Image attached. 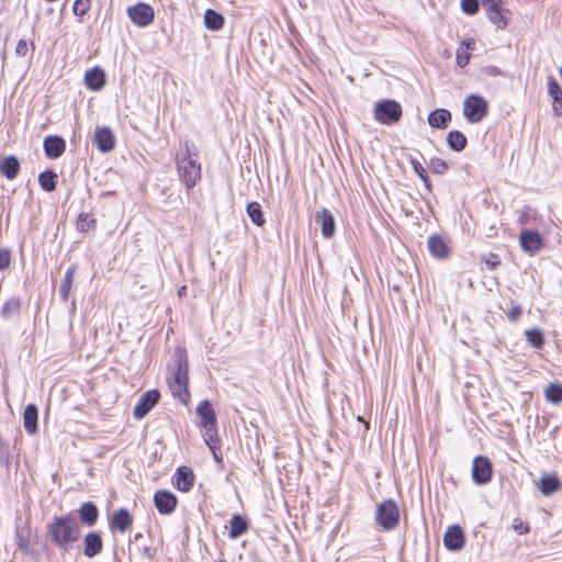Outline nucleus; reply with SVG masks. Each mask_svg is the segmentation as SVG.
Returning a JSON list of instances; mask_svg holds the SVG:
<instances>
[{
    "instance_id": "c03bdc74",
    "label": "nucleus",
    "mask_w": 562,
    "mask_h": 562,
    "mask_svg": "<svg viewBox=\"0 0 562 562\" xmlns=\"http://www.w3.org/2000/svg\"><path fill=\"white\" fill-rule=\"evenodd\" d=\"M11 262V255L8 249H0V270H5Z\"/></svg>"
},
{
    "instance_id": "8fccbe9b",
    "label": "nucleus",
    "mask_w": 562,
    "mask_h": 562,
    "mask_svg": "<svg viewBox=\"0 0 562 562\" xmlns=\"http://www.w3.org/2000/svg\"><path fill=\"white\" fill-rule=\"evenodd\" d=\"M503 3V0H482V7L483 8H487L488 4H493L494 5H502Z\"/></svg>"
},
{
    "instance_id": "9d476101",
    "label": "nucleus",
    "mask_w": 562,
    "mask_h": 562,
    "mask_svg": "<svg viewBox=\"0 0 562 562\" xmlns=\"http://www.w3.org/2000/svg\"><path fill=\"white\" fill-rule=\"evenodd\" d=\"M464 535L460 526L453 525L448 527L443 535V543L450 551H459L464 547Z\"/></svg>"
},
{
    "instance_id": "cd10ccee",
    "label": "nucleus",
    "mask_w": 562,
    "mask_h": 562,
    "mask_svg": "<svg viewBox=\"0 0 562 562\" xmlns=\"http://www.w3.org/2000/svg\"><path fill=\"white\" fill-rule=\"evenodd\" d=\"M196 414L201 418L202 427L216 425L215 412L209 401H202L196 407Z\"/></svg>"
},
{
    "instance_id": "de8ad7c7",
    "label": "nucleus",
    "mask_w": 562,
    "mask_h": 562,
    "mask_svg": "<svg viewBox=\"0 0 562 562\" xmlns=\"http://www.w3.org/2000/svg\"><path fill=\"white\" fill-rule=\"evenodd\" d=\"M29 47L25 40H20L15 47V53L18 56L24 57L27 54Z\"/></svg>"
},
{
    "instance_id": "603ef678",
    "label": "nucleus",
    "mask_w": 562,
    "mask_h": 562,
    "mask_svg": "<svg viewBox=\"0 0 562 562\" xmlns=\"http://www.w3.org/2000/svg\"><path fill=\"white\" fill-rule=\"evenodd\" d=\"M423 182L425 184V188L427 189L428 192H431V182L429 180V177L427 176L425 179H423Z\"/></svg>"
},
{
    "instance_id": "72a5a7b5",
    "label": "nucleus",
    "mask_w": 562,
    "mask_h": 562,
    "mask_svg": "<svg viewBox=\"0 0 562 562\" xmlns=\"http://www.w3.org/2000/svg\"><path fill=\"white\" fill-rule=\"evenodd\" d=\"M38 182L44 191L52 192L56 189L57 175L52 170L43 171L38 176Z\"/></svg>"
},
{
    "instance_id": "4be33fe9",
    "label": "nucleus",
    "mask_w": 562,
    "mask_h": 562,
    "mask_svg": "<svg viewBox=\"0 0 562 562\" xmlns=\"http://www.w3.org/2000/svg\"><path fill=\"white\" fill-rule=\"evenodd\" d=\"M486 12L488 20L498 29L503 30L508 24V18L505 15L501 5L488 4L487 8H483Z\"/></svg>"
},
{
    "instance_id": "dca6fc26",
    "label": "nucleus",
    "mask_w": 562,
    "mask_h": 562,
    "mask_svg": "<svg viewBox=\"0 0 562 562\" xmlns=\"http://www.w3.org/2000/svg\"><path fill=\"white\" fill-rule=\"evenodd\" d=\"M103 541L98 532H89L83 539V554L87 558H94L102 552Z\"/></svg>"
},
{
    "instance_id": "f257e3e1",
    "label": "nucleus",
    "mask_w": 562,
    "mask_h": 562,
    "mask_svg": "<svg viewBox=\"0 0 562 562\" xmlns=\"http://www.w3.org/2000/svg\"><path fill=\"white\" fill-rule=\"evenodd\" d=\"M80 527L77 518L72 514L55 516L48 525V536L50 541L64 549L76 542L79 538Z\"/></svg>"
},
{
    "instance_id": "c9c22d12",
    "label": "nucleus",
    "mask_w": 562,
    "mask_h": 562,
    "mask_svg": "<svg viewBox=\"0 0 562 562\" xmlns=\"http://www.w3.org/2000/svg\"><path fill=\"white\" fill-rule=\"evenodd\" d=\"M526 340L530 346L541 349L544 345V335L539 328H531L526 330Z\"/></svg>"
},
{
    "instance_id": "ddd939ff",
    "label": "nucleus",
    "mask_w": 562,
    "mask_h": 562,
    "mask_svg": "<svg viewBox=\"0 0 562 562\" xmlns=\"http://www.w3.org/2000/svg\"><path fill=\"white\" fill-rule=\"evenodd\" d=\"M94 144L102 153L111 151L115 146V138L109 127H97L94 132Z\"/></svg>"
},
{
    "instance_id": "4468645a",
    "label": "nucleus",
    "mask_w": 562,
    "mask_h": 562,
    "mask_svg": "<svg viewBox=\"0 0 562 562\" xmlns=\"http://www.w3.org/2000/svg\"><path fill=\"white\" fill-rule=\"evenodd\" d=\"M315 222L321 226L322 234L325 238L334 236L336 231L335 220L327 209H322L315 213Z\"/></svg>"
},
{
    "instance_id": "c85d7f7f",
    "label": "nucleus",
    "mask_w": 562,
    "mask_h": 562,
    "mask_svg": "<svg viewBox=\"0 0 562 562\" xmlns=\"http://www.w3.org/2000/svg\"><path fill=\"white\" fill-rule=\"evenodd\" d=\"M427 246L429 252L439 259L446 258L448 256V247L443 239L438 235H432L428 238Z\"/></svg>"
},
{
    "instance_id": "09e8293b",
    "label": "nucleus",
    "mask_w": 562,
    "mask_h": 562,
    "mask_svg": "<svg viewBox=\"0 0 562 562\" xmlns=\"http://www.w3.org/2000/svg\"><path fill=\"white\" fill-rule=\"evenodd\" d=\"M469 60H470L469 54L458 52V54H457V64L460 67H464L469 63Z\"/></svg>"
},
{
    "instance_id": "412c9836",
    "label": "nucleus",
    "mask_w": 562,
    "mask_h": 562,
    "mask_svg": "<svg viewBox=\"0 0 562 562\" xmlns=\"http://www.w3.org/2000/svg\"><path fill=\"white\" fill-rule=\"evenodd\" d=\"M194 474L188 467H181L176 472V486L181 492H189L193 486Z\"/></svg>"
},
{
    "instance_id": "58836bf2",
    "label": "nucleus",
    "mask_w": 562,
    "mask_h": 562,
    "mask_svg": "<svg viewBox=\"0 0 562 562\" xmlns=\"http://www.w3.org/2000/svg\"><path fill=\"white\" fill-rule=\"evenodd\" d=\"M94 226V220L88 213H80L77 220V229L79 232H88Z\"/></svg>"
},
{
    "instance_id": "20e7f679",
    "label": "nucleus",
    "mask_w": 562,
    "mask_h": 562,
    "mask_svg": "<svg viewBox=\"0 0 562 562\" xmlns=\"http://www.w3.org/2000/svg\"><path fill=\"white\" fill-rule=\"evenodd\" d=\"M375 521L382 530L389 531L397 527L400 522V509L392 499L383 501L376 508Z\"/></svg>"
},
{
    "instance_id": "f704fd0d",
    "label": "nucleus",
    "mask_w": 562,
    "mask_h": 562,
    "mask_svg": "<svg viewBox=\"0 0 562 562\" xmlns=\"http://www.w3.org/2000/svg\"><path fill=\"white\" fill-rule=\"evenodd\" d=\"M544 397L547 402L552 404L562 403V385L559 383H550L544 389Z\"/></svg>"
},
{
    "instance_id": "1a4fd4ad",
    "label": "nucleus",
    "mask_w": 562,
    "mask_h": 562,
    "mask_svg": "<svg viewBox=\"0 0 562 562\" xmlns=\"http://www.w3.org/2000/svg\"><path fill=\"white\" fill-rule=\"evenodd\" d=\"M472 477L476 484H486L492 479V464L486 457H475L472 464Z\"/></svg>"
},
{
    "instance_id": "e433bc0d",
    "label": "nucleus",
    "mask_w": 562,
    "mask_h": 562,
    "mask_svg": "<svg viewBox=\"0 0 562 562\" xmlns=\"http://www.w3.org/2000/svg\"><path fill=\"white\" fill-rule=\"evenodd\" d=\"M247 214L255 225L262 226L265 224V217L261 211V205L258 202L248 203Z\"/></svg>"
},
{
    "instance_id": "7c9ffc66",
    "label": "nucleus",
    "mask_w": 562,
    "mask_h": 562,
    "mask_svg": "<svg viewBox=\"0 0 562 562\" xmlns=\"http://www.w3.org/2000/svg\"><path fill=\"white\" fill-rule=\"evenodd\" d=\"M467 143V137L460 131H451L447 135V144L454 151L463 150Z\"/></svg>"
},
{
    "instance_id": "ea45409f",
    "label": "nucleus",
    "mask_w": 562,
    "mask_h": 562,
    "mask_svg": "<svg viewBox=\"0 0 562 562\" xmlns=\"http://www.w3.org/2000/svg\"><path fill=\"white\" fill-rule=\"evenodd\" d=\"M429 168L436 175H443L447 171L448 166L445 160L435 157L430 159Z\"/></svg>"
},
{
    "instance_id": "a19ab883",
    "label": "nucleus",
    "mask_w": 562,
    "mask_h": 562,
    "mask_svg": "<svg viewBox=\"0 0 562 562\" xmlns=\"http://www.w3.org/2000/svg\"><path fill=\"white\" fill-rule=\"evenodd\" d=\"M90 8V0H76L72 11L77 16H83Z\"/></svg>"
},
{
    "instance_id": "f03ea898",
    "label": "nucleus",
    "mask_w": 562,
    "mask_h": 562,
    "mask_svg": "<svg viewBox=\"0 0 562 562\" xmlns=\"http://www.w3.org/2000/svg\"><path fill=\"white\" fill-rule=\"evenodd\" d=\"M172 376L168 379L169 389L175 398L187 404L190 394L188 390V356L183 348L175 351V364L170 368Z\"/></svg>"
},
{
    "instance_id": "2f4dec72",
    "label": "nucleus",
    "mask_w": 562,
    "mask_h": 562,
    "mask_svg": "<svg viewBox=\"0 0 562 562\" xmlns=\"http://www.w3.org/2000/svg\"><path fill=\"white\" fill-rule=\"evenodd\" d=\"M21 302L18 297L9 299L1 307L0 314L3 318L9 319L19 315Z\"/></svg>"
},
{
    "instance_id": "3c124183",
    "label": "nucleus",
    "mask_w": 562,
    "mask_h": 562,
    "mask_svg": "<svg viewBox=\"0 0 562 562\" xmlns=\"http://www.w3.org/2000/svg\"><path fill=\"white\" fill-rule=\"evenodd\" d=\"M212 451V454H213V458L215 459L216 462H221L222 461V457L221 454L216 451V445H213V447H209Z\"/></svg>"
},
{
    "instance_id": "a211bd4d",
    "label": "nucleus",
    "mask_w": 562,
    "mask_h": 562,
    "mask_svg": "<svg viewBox=\"0 0 562 562\" xmlns=\"http://www.w3.org/2000/svg\"><path fill=\"white\" fill-rule=\"evenodd\" d=\"M133 524V517L125 509L121 508L113 515L110 521V528L113 531L125 532Z\"/></svg>"
},
{
    "instance_id": "4c0bfd02",
    "label": "nucleus",
    "mask_w": 562,
    "mask_h": 562,
    "mask_svg": "<svg viewBox=\"0 0 562 562\" xmlns=\"http://www.w3.org/2000/svg\"><path fill=\"white\" fill-rule=\"evenodd\" d=\"M202 436L204 438L205 443L209 447H213V445H216V442H217L216 425H209V426L202 427Z\"/></svg>"
},
{
    "instance_id": "5701e85b",
    "label": "nucleus",
    "mask_w": 562,
    "mask_h": 562,
    "mask_svg": "<svg viewBox=\"0 0 562 562\" xmlns=\"http://www.w3.org/2000/svg\"><path fill=\"white\" fill-rule=\"evenodd\" d=\"M38 409L35 404H29L23 414V425L27 434L34 435L37 431Z\"/></svg>"
},
{
    "instance_id": "473e14b6",
    "label": "nucleus",
    "mask_w": 562,
    "mask_h": 562,
    "mask_svg": "<svg viewBox=\"0 0 562 562\" xmlns=\"http://www.w3.org/2000/svg\"><path fill=\"white\" fill-rule=\"evenodd\" d=\"M75 267L69 268L64 277V280L59 286V296L61 301L66 302L69 297L72 283H74V274H75Z\"/></svg>"
},
{
    "instance_id": "aec40b11",
    "label": "nucleus",
    "mask_w": 562,
    "mask_h": 562,
    "mask_svg": "<svg viewBox=\"0 0 562 562\" xmlns=\"http://www.w3.org/2000/svg\"><path fill=\"white\" fill-rule=\"evenodd\" d=\"M85 83L90 90H100L105 85V74L99 68L89 69L85 75Z\"/></svg>"
},
{
    "instance_id": "2eb2a0df",
    "label": "nucleus",
    "mask_w": 562,
    "mask_h": 562,
    "mask_svg": "<svg viewBox=\"0 0 562 562\" xmlns=\"http://www.w3.org/2000/svg\"><path fill=\"white\" fill-rule=\"evenodd\" d=\"M548 94L552 99V112L555 116L562 115V88L554 77H548Z\"/></svg>"
},
{
    "instance_id": "b1692460",
    "label": "nucleus",
    "mask_w": 562,
    "mask_h": 562,
    "mask_svg": "<svg viewBox=\"0 0 562 562\" xmlns=\"http://www.w3.org/2000/svg\"><path fill=\"white\" fill-rule=\"evenodd\" d=\"M537 486L543 495L550 496L560 490L561 483L557 475L546 474L541 476Z\"/></svg>"
},
{
    "instance_id": "a18cd8bd",
    "label": "nucleus",
    "mask_w": 562,
    "mask_h": 562,
    "mask_svg": "<svg viewBox=\"0 0 562 562\" xmlns=\"http://www.w3.org/2000/svg\"><path fill=\"white\" fill-rule=\"evenodd\" d=\"M521 307L520 305L518 304H514L513 307L510 308V311L507 313V318L512 322V323H515L519 319V317L521 316Z\"/></svg>"
},
{
    "instance_id": "f3484780",
    "label": "nucleus",
    "mask_w": 562,
    "mask_h": 562,
    "mask_svg": "<svg viewBox=\"0 0 562 562\" xmlns=\"http://www.w3.org/2000/svg\"><path fill=\"white\" fill-rule=\"evenodd\" d=\"M44 151L48 158H59L66 149L65 140L59 136H47L44 139Z\"/></svg>"
},
{
    "instance_id": "7ed1b4c3",
    "label": "nucleus",
    "mask_w": 562,
    "mask_h": 562,
    "mask_svg": "<svg viewBox=\"0 0 562 562\" xmlns=\"http://www.w3.org/2000/svg\"><path fill=\"white\" fill-rule=\"evenodd\" d=\"M176 162L180 179L188 189L193 188L201 178V165L198 158L191 156L190 148L187 143L184 145V150L177 154Z\"/></svg>"
},
{
    "instance_id": "864d4df0",
    "label": "nucleus",
    "mask_w": 562,
    "mask_h": 562,
    "mask_svg": "<svg viewBox=\"0 0 562 562\" xmlns=\"http://www.w3.org/2000/svg\"><path fill=\"white\" fill-rule=\"evenodd\" d=\"M486 263L491 267V268H495L496 265H498V261H490L487 260Z\"/></svg>"
},
{
    "instance_id": "0eeeda50",
    "label": "nucleus",
    "mask_w": 562,
    "mask_h": 562,
    "mask_svg": "<svg viewBox=\"0 0 562 562\" xmlns=\"http://www.w3.org/2000/svg\"><path fill=\"white\" fill-rule=\"evenodd\" d=\"M127 15L131 21L139 27L149 25L155 16L153 8L144 2H138L137 4L130 7L127 9Z\"/></svg>"
},
{
    "instance_id": "79ce46f5",
    "label": "nucleus",
    "mask_w": 562,
    "mask_h": 562,
    "mask_svg": "<svg viewBox=\"0 0 562 562\" xmlns=\"http://www.w3.org/2000/svg\"><path fill=\"white\" fill-rule=\"evenodd\" d=\"M479 1L477 0H461V9L468 15H473L479 10Z\"/></svg>"
},
{
    "instance_id": "37998d69",
    "label": "nucleus",
    "mask_w": 562,
    "mask_h": 562,
    "mask_svg": "<svg viewBox=\"0 0 562 562\" xmlns=\"http://www.w3.org/2000/svg\"><path fill=\"white\" fill-rule=\"evenodd\" d=\"M411 164H412L413 170L422 180L428 176L426 169L423 167V165L418 160L412 158Z\"/></svg>"
},
{
    "instance_id": "39448f33",
    "label": "nucleus",
    "mask_w": 562,
    "mask_h": 562,
    "mask_svg": "<svg viewBox=\"0 0 562 562\" xmlns=\"http://www.w3.org/2000/svg\"><path fill=\"white\" fill-rule=\"evenodd\" d=\"M374 119L384 125H393L397 123L403 114L402 106L394 100H382L375 103Z\"/></svg>"
},
{
    "instance_id": "49530a36",
    "label": "nucleus",
    "mask_w": 562,
    "mask_h": 562,
    "mask_svg": "<svg viewBox=\"0 0 562 562\" xmlns=\"http://www.w3.org/2000/svg\"><path fill=\"white\" fill-rule=\"evenodd\" d=\"M513 528L519 535H524L529 531V527L525 522H522L520 519L514 520Z\"/></svg>"
},
{
    "instance_id": "f8f14e48",
    "label": "nucleus",
    "mask_w": 562,
    "mask_h": 562,
    "mask_svg": "<svg viewBox=\"0 0 562 562\" xmlns=\"http://www.w3.org/2000/svg\"><path fill=\"white\" fill-rule=\"evenodd\" d=\"M157 510L162 515L171 514L177 506V497L169 491H157L154 495Z\"/></svg>"
},
{
    "instance_id": "c756f323",
    "label": "nucleus",
    "mask_w": 562,
    "mask_h": 562,
    "mask_svg": "<svg viewBox=\"0 0 562 562\" xmlns=\"http://www.w3.org/2000/svg\"><path fill=\"white\" fill-rule=\"evenodd\" d=\"M204 24L211 31H218L224 25V16L213 9H207L204 13Z\"/></svg>"
},
{
    "instance_id": "a878e982",
    "label": "nucleus",
    "mask_w": 562,
    "mask_h": 562,
    "mask_svg": "<svg viewBox=\"0 0 562 562\" xmlns=\"http://www.w3.org/2000/svg\"><path fill=\"white\" fill-rule=\"evenodd\" d=\"M450 121L451 113L446 109H437L428 115V123L434 128H446Z\"/></svg>"
},
{
    "instance_id": "9b49d317",
    "label": "nucleus",
    "mask_w": 562,
    "mask_h": 562,
    "mask_svg": "<svg viewBox=\"0 0 562 562\" xmlns=\"http://www.w3.org/2000/svg\"><path fill=\"white\" fill-rule=\"evenodd\" d=\"M519 244L525 252L535 255L542 247V237L536 231H522L519 236Z\"/></svg>"
},
{
    "instance_id": "bb28decb",
    "label": "nucleus",
    "mask_w": 562,
    "mask_h": 562,
    "mask_svg": "<svg viewBox=\"0 0 562 562\" xmlns=\"http://www.w3.org/2000/svg\"><path fill=\"white\" fill-rule=\"evenodd\" d=\"M248 530V521L247 519L239 515L235 514L232 516L229 520V531L228 537L231 539H236L244 535Z\"/></svg>"
},
{
    "instance_id": "393cba45",
    "label": "nucleus",
    "mask_w": 562,
    "mask_h": 562,
    "mask_svg": "<svg viewBox=\"0 0 562 562\" xmlns=\"http://www.w3.org/2000/svg\"><path fill=\"white\" fill-rule=\"evenodd\" d=\"M19 170L20 162L15 156H7L0 161V172L9 180L15 179Z\"/></svg>"
},
{
    "instance_id": "6e6552de",
    "label": "nucleus",
    "mask_w": 562,
    "mask_h": 562,
    "mask_svg": "<svg viewBox=\"0 0 562 562\" xmlns=\"http://www.w3.org/2000/svg\"><path fill=\"white\" fill-rule=\"evenodd\" d=\"M160 394L157 390H150L140 395L134 407L133 415L136 419L144 418L158 403Z\"/></svg>"
},
{
    "instance_id": "423d86ee",
    "label": "nucleus",
    "mask_w": 562,
    "mask_h": 562,
    "mask_svg": "<svg viewBox=\"0 0 562 562\" xmlns=\"http://www.w3.org/2000/svg\"><path fill=\"white\" fill-rule=\"evenodd\" d=\"M487 113V102L484 98L471 94L463 102V114L470 123H479Z\"/></svg>"
},
{
    "instance_id": "6ab92c4d",
    "label": "nucleus",
    "mask_w": 562,
    "mask_h": 562,
    "mask_svg": "<svg viewBox=\"0 0 562 562\" xmlns=\"http://www.w3.org/2000/svg\"><path fill=\"white\" fill-rule=\"evenodd\" d=\"M78 514H79L81 522L88 527L94 526L99 518L98 507L92 502L83 503L79 507Z\"/></svg>"
}]
</instances>
